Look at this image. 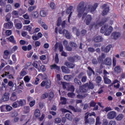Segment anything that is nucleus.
<instances>
[{
	"instance_id": "4",
	"label": "nucleus",
	"mask_w": 125,
	"mask_h": 125,
	"mask_svg": "<svg viewBox=\"0 0 125 125\" xmlns=\"http://www.w3.org/2000/svg\"><path fill=\"white\" fill-rule=\"evenodd\" d=\"M87 84H84L81 86H79V89H77L76 90V93L77 94H81V93H85V92H87V88L86 87Z\"/></svg>"
},
{
	"instance_id": "60",
	"label": "nucleus",
	"mask_w": 125,
	"mask_h": 125,
	"mask_svg": "<svg viewBox=\"0 0 125 125\" xmlns=\"http://www.w3.org/2000/svg\"><path fill=\"white\" fill-rule=\"evenodd\" d=\"M113 63V67H116V65H117V60H116V58L113 57L112 60Z\"/></svg>"
},
{
	"instance_id": "9",
	"label": "nucleus",
	"mask_w": 125,
	"mask_h": 125,
	"mask_svg": "<svg viewBox=\"0 0 125 125\" xmlns=\"http://www.w3.org/2000/svg\"><path fill=\"white\" fill-rule=\"evenodd\" d=\"M84 18V23H85L86 25H89V24L91 23V21H92V17L91 16V15H86Z\"/></svg>"
},
{
	"instance_id": "56",
	"label": "nucleus",
	"mask_w": 125,
	"mask_h": 125,
	"mask_svg": "<svg viewBox=\"0 0 125 125\" xmlns=\"http://www.w3.org/2000/svg\"><path fill=\"white\" fill-rule=\"evenodd\" d=\"M31 80V79H30V77H29V76L27 75L25 76L24 78V81L25 83H29L30 81Z\"/></svg>"
},
{
	"instance_id": "44",
	"label": "nucleus",
	"mask_w": 125,
	"mask_h": 125,
	"mask_svg": "<svg viewBox=\"0 0 125 125\" xmlns=\"http://www.w3.org/2000/svg\"><path fill=\"white\" fill-rule=\"evenodd\" d=\"M37 8V6H29L28 8V12H32L33 10H35Z\"/></svg>"
},
{
	"instance_id": "8",
	"label": "nucleus",
	"mask_w": 125,
	"mask_h": 125,
	"mask_svg": "<svg viewBox=\"0 0 125 125\" xmlns=\"http://www.w3.org/2000/svg\"><path fill=\"white\" fill-rule=\"evenodd\" d=\"M73 8V6H70L68 8H67L66 11V14H69L68 17V23H70V20L71 19V17H72V13H73V12H72V10Z\"/></svg>"
},
{
	"instance_id": "32",
	"label": "nucleus",
	"mask_w": 125,
	"mask_h": 125,
	"mask_svg": "<svg viewBox=\"0 0 125 125\" xmlns=\"http://www.w3.org/2000/svg\"><path fill=\"white\" fill-rule=\"evenodd\" d=\"M34 115L36 118L41 117V111L39 109H36L34 112Z\"/></svg>"
},
{
	"instance_id": "21",
	"label": "nucleus",
	"mask_w": 125,
	"mask_h": 125,
	"mask_svg": "<svg viewBox=\"0 0 125 125\" xmlns=\"http://www.w3.org/2000/svg\"><path fill=\"white\" fill-rule=\"evenodd\" d=\"M93 40L95 42H101L103 41V38L100 36H95L93 38Z\"/></svg>"
},
{
	"instance_id": "45",
	"label": "nucleus",
	"mask_w": 125,
	"mask_h": 125,
	"mask_svg": "<svg viewBox=\"0 0 125 125\" xmlns=\"http://www.w3.org/2000/svg\"><path fill=\"white\" fill-rule=\"evenodd\" d=\"M105 57H106L105 54L103 53H102L101 55L99 57L98 60L100 61H103V59H104Z\"/></svg>"
},
{
	"instance_id": "24",
	"label": "nucleus",
	"mask_w": 125,
	"mask_h": 125,
	"mask_svg": "<svg viewBox=\"0 0 125 125\" xmlns=\"http://www.w3.org/2000/svg\"><path fill=\"white\" fill-rule=\"evenodd\" d=\"M88 70H89V71L87 72V74L89 77H90V76H92L93 74V75L95 74L94 70H93V69H92V68H91L90 66L88 67Z\"/></svg>"
},
{
	"instance_id": "64",
	"label": "nucleus",
	"mask_w": 125,
	"mask_h": 125,
	"mask_svg": "<svg viewBox=\"0 0 125 125\" xmlns=\"http://www.w3.org/2000/svg\"><path fill=\"white\" fill-rule=\"evenodd\" d=\"M117 123L115 121H110L108 124V125H116Z\"/></svg>"
},
{
	"instance_id": "43",
	"label": "nucleus",
	"mask_w": 125,
	"mask_h": 125,
	"mask_svg": "<svg viewBox=\"0 0 125 125\" xmlns=\"http://www.w3.org/2000/svg\"><path fill=\"white\" fill-rule=\"evenodd\" d=\"M67 96L69 98H74L76 96V94H75L74 92H69L67 93Z\"/></svg>"
},
{
	"instance_id": "33",
	"label": "nucleus",
	"mask_w": 125,
	"mask_h": 125,
	"mask_svg": "<svg viewBox=\"0 0 125 125\" xmlns=\"http://www.w3.org/2000/svg\"><path fill=\"white\" fill-rule=\"evenodd\" d=\"M18 104H19V106H22L23 105H26V100H21L20 101H18L17 102Z\"/></svg>"
},
{
	"instance_id": "54",
	"label": "nucleus",
	"mask_w": 125,
	"mask_h": 125,
	"mask_svg": "<svg viewBox=\"0 0 125 125\" xmlns=\"http://www.w3.org/2000/svg\"><path fill=\"white\" fill-rule=\"evenodd\" d=\"M69 86V84H68L66 82H63L62 83V88L63 89H66L67 90V87Z\"/></svg>"
},
{
	"instance_id": "57",
	"label": "nucleus",
	"mask_w": 125,
	"mask_h": 125,
	"mask_svg": "<svg viewBox=\"0 0 125 125\" xmlns=\"http://www.w3.org/2000/svg\"><path fill=\"white\" fill-rule=\"evenodd\" d=\"M101 122H100V118L98 116L96 119L95 125H101Z\"/></svg>"
},
{
	"instance_id": "40",
	"label": "nucleus",
	"mask_w": 125,
	"mask_h": 125,
	"mask_svg": "<svg viewBox=\"0 0 125 125\" xmlns=\"http://www.w3.org/2000/svg\"><path fill=\"white\" fill-rule=\"evenodd\" d=\"M48 96H49V94H48V93L47 92H45L42 95V96H41V99H45L47 98Z\"/></svg>"
},
{
	"instance_id": "36",
	"label": "nucleus",
	"mask_w": 125,
	"mask_h": 125,
	"mask_svg": "<svg viewBox=\"0 0 125 125\" xmlns=\"http://www.w3.org/2000/svg\"><path fill=\"white\" fill-rule=\"evenodd\" d=\"M2 100L3 102L8 101L9 100V96H8V95L4 94L2 96Z\"/></svg>"
},
{
	"instance_id": "6",
	"label": "nucleus",
	"mask_w": 125,
	"mask_h": 125,
	"mask_svg": "<svg viewBox=\"0 0 125 125\" xmlns=\"http://www.w3.org/2000/svg\"><path fill=\"white\" fill-rule=\"evenodd\" d=\"M102 9H104L102 12V15L103 16H105L110 11V7L108 6V4L104 3L102 6Z\"/></svg>"
},
{
	"instance_id": "2",
	"label": "nucleus",
	"mask_w": 125,
	"mask_h": 125,
	"mask_svg": "<svg viewBox=\"0 0 125 125\" xmlns=\"http://www.w3.org/2000/svg\"><path fill=\"white\" fill-rule=\"evenodd\" d=\"M108 24H105L104 26H103L100 30L101 34H104L105 36H110L111 33L113 31V27L109 26Z\"/></svg>"
},
{
	"instance_id": "16",
	"label": "nucleus",
	"mask_w": 125,
	"mask_h": 125,
	"mask_svg": "<svg viewBox=\"0 0 125 125\" xmlns=\"http://www.w3.org/2000/svg\"><path fill=\"white\" fill-rule=\"evenodd\" d=\"M41 64H42L41 61H35L33 62L32 65L34 67V68H36V69H37V70H40Z\"/></svg>"
},
{
	"instance_id": "28",
	"label": "nucleus",
	"mask_w": 125,
	"mask_h": 125,
	"mask_svg": "<svg viewBox=\"0 0 125 125\" xmlns=\"http://www.w3.org/2000/svg\"><path fill=\"white\" fill-rule=\"evenodd\" d=\"M61 69L62 73H65V74H69L70 73V70L65 66H62Z\"/></svg>"
},
{
	"instance_id": "22",
	"label": "nucleus",
	"mask_w": 125,
	"mask_h": 125,
	"mask_svg": "<svg viewBox=\"0 0 125 125\" xmlns=\"http://www.w3.org/2000/svg\"><path fill=\"white\" fill-rule=\"evenodd\" d=\"M65 65L67 68H69V69H74V68H75V66H76L75 64L71 63L69 62H65Z\"/></svg>"
},
{
	"instance_id": "41",
	"label": "nucleus",
	"mask_w": 125,
	"mask_h": 125,
	"mask_svg": "<svg viewBox=\"0 0 125 125\" xmlns=\"http://www.w3.org/2000/svg\"><path fill=\"white\" fill-rule=\"evenodd\" d=\"M0 112H6V105L3 104L0 106Z\"/></svg>"
},
{
	"instance_id": "25",
	"label": "nucleus",
	"mask_w": 125,
	"mask_h": 125,
	"mask_svg": "<svg viewBox=\"0 0 125 125\" xmlns=\"http://www.w3.org/2000/svg\"><path fill=\"white\" fill-rule=\"evenodd\" d=\"M67 91H70L71 92H75V86L73 85L69 84L68 87L66 88Z\"/></svg>"
},
{
	"instance_id": "52",
	"label": "nucleus",
	"mask_w": 125,
	"mask_h": 125,
	"mask_svg": "<svg viewBox=\"0 0 125 125\" xmlns=\"http://www.w3.org/2000/svg\"><path fill=\"white\" fill-rule=\"evenodd\" d=\"M10 18H11V16L10 15V14H8L6 16V20H5L6 22L11 21H10Z\"/></svg>"
},
{
	"instance_id": "62",
	"label": "nucleus",
	"mask_w": 125,
	"mask_h": 125,
	"mask_svg": "<svg viewBox=\"0 0 125 125\" xmlns=\"http://www.w3.org/2000/svg\"><path fill=\"white\" fill-rule=\"evenodd\" d=\"M87 80V77L86 76H83L82 77L81 82L83 83H85Z\"/></svg>"
},
{
	"instance_id": "13",
	"label": "nucleus",
	"mask_w": 125,
	"mask_h": 125,
	"mask_svg": "<svg viewBox=\"0 0 125 125\" xmlns=\"http://www.w3.org/2000/svg\"><path fill=\"white\" fill-rule=\"evenodd\" d=\"M59 34H63V35H64L65 34L66 39H68V40H70V39H71V36H70V33H68V31H67L66 29H63V31H62V30L61 29H60L59 30Z\"/></svg>"
},
{
	"instance_id": "27",
	"label": "nucleus",
	"mask_w": 125,
	"mask_h": 125,
	"mask_svg": "<svg viewBox=\"0 0 125 125\" xmlns=\"http://www.w3.org/2000/svg\"><path fill=\"white\" fill-rule=\"evenodd\" d=\"M87 84V86H86V87H87L88 88V89H93V88H94V84H93V83L90 82L87 83H85V84Z\"/></svg>"
},
{
	"instance_id": "17",
	"label": "nucleus",
	"mask_w": 125,
	"mask_h": 125,
	"mask_svg": "<svg viewBox=\"0 0 125 125\" xmlns=\"http://www.w3.org/2000/svg\"><path fill=\"white\" fill-rule=\"evenodd\" d=\"M97 103H95L94 101L90 103V107H94L93 111H97L98 110V105H96Z\"/></svg>"
},
{
	"instance_id": "31",
	"label": "nucleus",
	"mask_w": 125,
	"mask_h": 125,
	"mask_svg": "<svg viewBox=\"0 0 125 125\" xmlns=\"http://www.w3.org/2000/svg\"><path fill=\"white\" fill-rule=\"evenodd\" d=\"M10 100L11 101H15L16 100H17V96L16 95V93L15 92L12 93L10 97Z\"/></svg>"
},
{
	"instance_id": "58",
	"label": "nucleus",
	"mask_w": 125,
	"mask_h": 125,
	"mask_svg": "<svg viewBox=\"0 0 125 125\" xmlns=\"http://www.w3.org/2000/svg\"><path fill=\"white\" fill-rule=\"evenodd\" d=\"M22 26V23H17L16 24V28L18 30H20V29H21Z\"/></svg>"
},
{
	"instance_id": "48",
	"label": "nucleus",
	"mask_w": 125,
	"mask_h": 125,
	"mask_svg": "<svg viewBox=\"0 0 125 125\" xmlns=\"http://www.w3.org/2000/svg\"><path fill=\"white\" fill-rule=\"evenodd\" d=\"M74 81L76 84H78V85H81L82 84V82H81V80H79L77 78H75Z\"/></svg>"
},
{
	"instance_id": "7",
	"label": "nucleus",
	"mask_w": 125,
	"mask_h": 125,
	"mask_svg": "<svg viewBox=\"0 0 125 125\" xmlns=\"http://www.w3.org/2000/svg\"><path fill=\"white\" fill-rule=\"evenodd\" d=\"M41 84V86L42 87L45 86V88H46V89H48V88H50L51 87V81H50V80L48 79L46 82L42 81Z\"/></svg>"
},
{
	"instance_id": "37",
	"label": "nucleus",
	"mask_w": 125,
	"mask_h": 125,
	"mask_svg": "<svg viewBox=\"0 0 125 125\" xmlns=\"http://www.w3.org/2000/svg\"><path fill=\"white\" fill-rule=\"evenodd\" d=\"M40 16L41 17H46V16L47 15V13L45 12L44 10H41L40 12Z\"/></svg>"
},
{
	"instance_id": "61",
	"label": "nucleus",
	"mask_w": 125,
	"mask_h": 125,
	"mask_svg": "<svg viewBox=\"0 0 125 125\" xmlns=\"http://www.w3.org/2000/svg\"><path fill=\"white\" fill-rule=\"evenodd\" d=\"M40 70L42 71V72H45V70L46 69L45 68V65H42L41 66H40Z\"/></svg>"
},
{
	"instance_id": "34",
	"label": "nucleus",
	"mask_w": 125,
	"mask_h": 125,
	"mask_svg": "<svg viewBox=\"0 0 125 125\" xmlns=\"http://www.w3.org/2000/svg\"><path fill=\"white\" fill-rule=\"evenodd\" d=\"M104 83H105L106 84H110V83H112V81H111V80L107 78V76H104Z\"/></svg>"
},
{
	"instance_id": "23",
	"label": "nucleus",
	"mask_w": 125,
	"mask_h": 125,
	"mask_svg": "<svg viewBox=\"0 0 125 125\" xmlns=\"http://www.w3.org/2000/svg\"><path fill=\"white\" fill-rule=\"evenodd\" d=\"M68 108L71 110L72 111H73V112H74V113H78L79 112H81L82 110L80 109H76L75 108L74 106H72V105H69L68 106Z\"/></svg>"
},
{
	"instance_id": "55",
	"label": "nucleus",
	"mask_w": 125,
	"mask_h": 125,
	"mask_svg": "<svg viewBox=\"0 0 125 125\" xmlns=\"http://www.w3.org/2000/svg\"><path fill=\"white\" fill-rule=\"evenodd\" d=\"M63 79L65 81H71L72 78H71V75H65L63 77Z\"/></svg>"
},
{
	"instance_id": "35",
	"label": "nucleus",
	"mask_w": 125,
	"mask_h": 125,
	"mask_svg": "<svg viewBox=\"0 0 125 125\" xmlns=\"http://www.w3.org/2000/svg\"><path fill=\"white\" fill-rule=\"evenodd\" d=\"M112 48V45L109 44L107 46H106L104 50V52H105L106 53H108L110 50H111V48Z\"/></svg>"
},
{
	"instance_id": "20",
	"label": "nucleus",
	"mask_w": 125,
	"mask_h": 125,
	"mask_svg": "<svg viewBox=\"0 0 125 125\" xmlns=\"http://www.w3.org/2000/svg\"><path fill=\"white\" fill-rule=\"evenodd\" d=\"M105 65L107 66H111L112 64V59L109 57H107L104 59V61Z\"/></svg>"
},
{
	"instance_id": "50",
	"label": "nucleus",
	"mask_w": 125,
	"mask_h": 125,
	"mask_svg": "<svg viewBox=\"0 0 125 125\" xmlns=\"http://www.w3.org/2000/svg\"><path fill=\"white\" fill-rule=\"evenodd\" d=\"M69 44L70 46H71V47H75V48L78 46V45L77 44V43L73 42H69Z\"/></svg>"
},
{
	"instance_id": "59",
	"label": "nucleus",
	"mask_w": 125,
	"mask_h": 125,
	"mask_svg": "<svg viewBox=\"0 0 125 125\" xmlns=\"http://www.w3.org/2000/svg\"><path fill=\"white\" fill-rule=\"evenodd\" d=\"M68 60L71 63H75V60L74 59V57H69L68 58Z\"/></svg>"
},
{
	"instance_id": "51",
	"label": "nucleus",
	"mask_w": 125,
	"mask_h": 125,
	"mask_svg": "<svg viewBox=\"0 0 125 125\" xmlns=\"http://www.w3.org/2000/svg\"><path fill=\"white\" fill-rule=\"evenodd\" d=\"M12 7H11V5L8 4L6 5V8L5 9V12H9L10 10H11V9Z\"/></svg>"
},
{
	"instance_id": "39",
	"label": "nucleus",
	"mask_w": 125,
	"mask_h": 125,
	"mask_svg": "<svg viewBox=\"0 0 125 125\" xmlns=\"http://www.w3.org/2000/svg\"><path fill=\"white\" fill-rule=\"evenodd\" d=\"M114 73H117L119 74L121 72V66L120 65L116 66L114 68Z\"/></svg>"
},
{
	"instance_id": "49",
	"label": "nucleus",
	"mask_w": 125,
	"mask_h": 125,
	"mask_svg": "<svg viewBox=\"0 0 125 125\" xmlns=\"http://www.w3.org/2000/svg\"><path fill=\"white\" fill-rule=\"evenodd\" d=\"M101 82H102V78L101 76H99L96 78V83H100Z\"/></svg>"
},
{
	"instance_id": "42",
	"label": "nucleus",
	"mask_w": 125,
	"mask_h": 125,
	"mask_svg": "<svg viewBox=\"0 0 125 125\" xmlns=\"http://www.w3.org/2000/svg\"><path fill=\"white\" fill-rule=\"evenodd\" d=\"M61 100L62 101V105H66L67 104V99L64 97H61Z\"/></svg>"
},
{
	"instance_id": "63",
	"label": "nucleus",
	"mask_w": 125,
	"mask_h": 125,
	"mask_svg": "<svg viewBox=\"0 0 125 125\" xmlns=\"http://www.w3.org/2000/svg\"><path fill=\"white\" fill-rule=\"evenodd\" d=\"M35 47H39L41 46V42L36 41L35 43Z\"/></svg>"
},
{
	"instance_id": "30",
	"label": "nucleus",
	"mask_w": 125,
	"mask_h": 125,
	"mask_svg": "<svg viewBox=\"0 0 125 125\" xmlns=\"http://www.w3.org/2000/svg\"><path fill=\"white\" fill-rule=\"evenodd\" d=\"M50 68L51 70H57V71H60V66H58L56 64H54L52 65H50Z\"/></svg>"
},
{
	"instance_id": "29",
	"label": "nucleus",
	"mask_w": 125,
	"mask_h": 125,
	"mask_svg": "<svg viewBox=\"0 0 125 125\" xmlns=\"http://www.w3.org/2000/svg\"><path fill=\"white\" fill-rule=\"evenodd\" d=\"M8 41H9L10 42H12L13 44H16V41L14 40V36H11L10 37L7 38Z\"/></svg>"
},
{
	"instance_id": "12",
	"label": "nucleus",
	"mask_w": 125,
	"mask_h": 125,
	"mask_svg": "<svg viewBox=\"0 0 125 125\" xmlns=\"http://www.w3.org/2000/svg\"><path fill=\"white\" fill-rule=\"evenodd\" d=\"M35 0H24V6L25 7H28V6H30V5L35 4Z\"/></svg>"
},
{
	"instance_id": "15",
	"label": "nucleus",
	"mask_w": 125,
	"mask_h": 125,
	"mask_svg": "<svg viewBox=\"0 0 125 125\" xmlns=\"http://www.w3.org/2000/svg\"><path fill=\"white\" fill-rule=\"evenodd\" d=\"M111 37H112L113 40H118L121 37V33L114 31L111 34Z\"/></svg>"
},
{
	"instance_id": "18",
	"label": "nucleus",
	"mask_w": 125,
	"mask_h": 125,
	"mask_svg": "<svg viewBox=\"0 0 125 125\" xmlns=\"http://www.w3.org/2000/svg\"><path fill=\"white\" fill-rule=\"evenodd\" d=\"M3 27L5 29H11L13 27V23L11 21H8L7 23H5L3 25Z\"/></svg>"
},
{
	"instance_id": "5",
	"label": "nucleus",
	"mask_w": 125,
	"mask_h": 125,
	"mask_svg": "<svg viewBox=\"0 0 125 125\" xmlns=\"http://www.w3.org/2000/svg\"><path fill=\"white\" fill-rule=\"evenodd\" d=\"M61 110L62 113H70L71 114L69 113H67L66 114H65V118L69 121H72V120H73V115L72 114V112L65 108H62L61 109Z\"/></svg>"
},
{
	"instance_id": "19",
	"label": "nucleus",
	"mask_w": 125,
	"mask_h": 125,
	"mask_svg": "<svg viewBox=\"0 0 125 125\" xmlns=\"http://www.w3.org/2000/svg\"><path fill=\"white\" fill-rule=\"evenodd\" d=\"M26 75H27V71H25V68H23L20 74V76H19V80H22L23 77H25Z\"/></svg>"
},
{
	"instance_id": "3",
	"label": "nucleus",
	"mask_w": 125,
	"mask_h": 125,
	"mask_svg": "<svg viewBox=\"0 0 125 125\" xmlns=\"http://www.w3.org/2000/svg\"><path fill=\"white\" fill-rule=\"evenodd\" d=\"M89 117V114H87V113L85 114L84 120L85 125H94V123H95V119L92 117H90L88 119Z\"/></svg>"
},
{
	"instance_id": "53",
	"label": "nucleus",
	"mask_w": 125,
	"mask_h": 125,
	"mask_svg": "<svg viewBox=\"0 0 125 125\" xmlns=\"http://www.w3.org/2000/svg\"><path fill=\"white\" fill-rule=\"evenodd\" d=\"M62 121V120L61 119V118L58 117V118L55 119L54 123H55V124H60V123H61Z\"/></svg>"
},
{
	"instance_id": "1",
	"label": "nucleus",
	"mask_w": 125,
	"mask_h": 125,
	"mask_svg": "<svg viewBox=\"0 0 125 125\" xmlns=\"http://www.w3.org/2000/svg\"><path fill=\"white\" fill-rule=\"evenodd\" d=\"M84 1H81L79 3L77 7V11L78 13L77 16L78 18H81L82 16V20L84 19L88 12L90 11L91 13H94L95 10H96V8L98 7V4H97V3L94 4L93 5L89 4L87 7L86 5L84 6Z\"/></svg>"
},
{
	"instance_id": "26",
	"label": "nucleus",
	"mask_w": 125,
	"mask_h": 125,
	"mask_svg": "<svg viewBox=\"0 0 125 125\" xmlns=\"http://www.w3.org/2000/svg\"><path fill=\"white\" fill-rule=\"evenodd\" d=\"M31 16L32 18L37 19V18H38L39 16H40V13H39L38 11L33 12L31 13Z\"/></svg>"
},
{
	"instance_id": "38",
	"label": "nucleus",
	"mask_w": 125,
	"mask_h": 125,
	"mask_svg": "<svg viewBox=\"0 0 125 125\" xmlns=\"http://www.w3.org/2000/svg\"><path fill=\"white\" fill-rule=\"evenodd\" d=\"M24 28H26L27 31L29 32V33H30L31 35L33 33V32H32V26L31 25H26L24 26Z\"/></svg>"
},
{
	"instance_id": "14",
	"label": "nucleus",
	"mask_w": 125,
	"mask_h": 125,
	"mask_svg": "<svg viewBox=\"0 0 125 125\" xmlns=\"http://www.w3.org/2000/svg\"><path fill=\"white\" fill-rule=\"evenodd\" d=\"M40 59L42 61L43 64H47L49 62V59H46V56L45 55L40 56Z\"/></svg>"
},
{
	"instance_id": "11",
	"label": "nucleus",
	"mask_w": 125,
	"mask_h": 125,
	"mask_svg": "<svg viewBox=\"0 0 125 125\" xmlns=\"http://www.w3.org/2000/svg\"><path fill=\"white\" fill-rule=\"evenodd\" d=\"M107 117L108 120H113V119H115L117 117V112L114 111H110L107 113Z\"/></svg>"
},
{
	"instance_id": "10",
	"label": "nucleus",
	"mask_w": 125,
	"mask_h": 125,
	"mask_svg": "<svg viewBox=\"0 0 125 125\" xmlns=\"http://www.w3.org/2000/svg\"><path fill=\"white\" fill-rule=\"evenodd\" d=\"M108 20V18H103L102 20V21L97 23V24L95 25V29L96 30L98 29L99 27H97V26H100V27H101V26H103L104 24H105L107 21Z\"/></svg>"
},
{
	"instance_id": "46",
	"label": "nucleus",
	"mask_w": 125,
	"mask_h": 125,
	"mask_svg": "<svg viewBox=\"0 0 125 125\" xmlns=\"http://www.w3.org/2000/svg\"><path fill=\"white\" fill-rule=\"evenodd\" d=\"M123 119H124V115H123V114H121L117 116L116 120L117 121H121Z\"/></svg>"
},
{
	"instance_id": "47",
	"label": "nucleus",
	"mask_w": 125,
	"mask_h": 125,
	"mask_svg": "<svg viewBox=\"0 0 125 125\" xmlns=\"http://www.w3.org/2000/svg\"><path fill=\"white\" fill-rule=\"evenodd\" d=\"M55 62L56 64H58L59 63V57L58 53H56L55 57Z\"/></svg>"
}]
</instances>
